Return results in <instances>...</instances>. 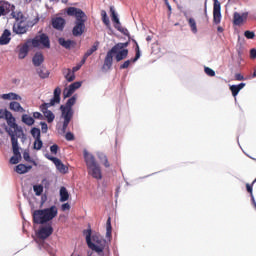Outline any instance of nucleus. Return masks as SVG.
I'll return each instance as SVG.
<instances>
[{
	"label": "nucleus",
	"mask_w": 256,
	"mask_h": 256,
	"mask_svg": "<svg viewBox=\"0 0 256 256\" xmlns=\"http://www.w3.org/2000/svg\"><path fill=\"white\" fill-rule=\"evenodd\" d=\"M59 215L57 206L52 205L48 208L38 209L32 213V220L34 225H41L36 232L37 239H40L42 243H38L39 249L47 247L45 240L49 239L53 235V220Z\"/></svg>",
	"instance_id": "1"
},
{
	"label": "nucleus",
	"mask_w": 256,
	"mask_h": 256,
	"mask_svg": "<svg viewBox=\"0 0 256 256\" xmlns=\"http://www.w3.org/2000/svg\"><path fill=\"white\" fill-rule=\"evenodd\" d=\"M5 121L7 124L3 123L2 129L6 131L11 139L13 153V156L10 157L9 163L10 165H17L21 159H23L21 156V147H19V137L21 136L17 135V133L13 131V128L17 127V120L15 119V116H13V113L10 112L7 114Z\"/></svg>",
	"instance_id": "2"
},
{
	"label": "nucleus",
	"mask_w": 256,
	"mask_h": 256,
	"mask_svg": "<svg viewBox=\"0 0 256 256\" xmlns=\"http://www.w3.org/2000/svg\"><path fill=\"white\" fill-rule=\"evenodd\" d=\"M86 245L97 253L99 256H105V247H107V240L101 236L99 232H93L91 224H88V228L83 230Z\"/></svg>",
	"instance_id": "3"
},
{
	"label": "nucleus",
	"mask_w": 256,
	"mask_h": 256,
	"mask_svg": "<svg viewBox=\"0 0 256 256\" xmlns=\"http://www.w3.org/2000/svg\"><path fill=\"white\" fill-rule=\"evenodd\" d=\"M66 13L69 17H75L74 27L72 29V35L74 37H81L85 33V23H87V14L77 7H68Z\"/></svg>",
	"instance_id": "4"
},
{
	"label": "nucleus",
	"mask_w": 256,
	"mask_h": 256,
	"mask_svg": "<svg viewBox=\"0 0 256 256\" xmlns=\"http://www.w3.org/2000/svg\"><path fill=\"white\" fill-rule=\"evenodd\" d=\"M129 56V50H122L121 48H117L116 46H113L108 52L106 53V56L104 58V64L102 65V69L105 70L111 69L113 67V57L116 61V63H121L124 59H127Z\"/></svg>",
	"instance_id": "5"
},
{
	"label": "nucleus",
	"mask_w": 256,
	"mask_h": 256,
	"mask_svg": "<svg viewBox=\"0 0 256 256\" xmlns=\"http://www.w3.org/2000/svg\"><path fill=\"white\" fill-rule=\"evenodd\" d=\"M83 155L86 167L91 174V177L97 180L103 179V174L101 173V166H99V163H97V160H95V156L89 153L87 149L83 150Z\"/></svg>",
	"instance_id": "6"
},
{
	"label": "nucleus",
	"mask_w": 256,
	"mask_h": 256,
	"mask_svg": "<svg viewBox=\"0 0 256 256\" xmlns=\"http://www.w3.org/2000/svg\"><path fill=\"white\" fill-rule=\"evenodd\" d=\"M49 185H51V183L47 178L42 179V184L33 185V191L36 197H41L40 209L47 203V193L43 194V191L44 189H49Z\"/></svg>",
	"instance_id": "7"
},
{
	"label": "nucleus",
	"mask_w": 256,
	"mask_h": 256,
	"mask_svg": "<svg viewBox=\"0 0 256 256\" xmlns=\"http://www.w3.org/2000/svg\"><path fill=\"white\" fill-rule=\"evenodd\" d=\"M30 42L34 49L41 47V45L44 49H51V39L47 33H40L32 39L30 38Z\"/></svg>",
	"instance_id": "8"
},
{
	"label": "nucleus",
	"mask_w": 256,
	"mask_h": 256,
	"mask_svg": "<svg viewBox=\"0 0 256 256\" xmlns=\"http://www.w3.org/2000/svg\"><path fill=\"white\" fill-rule=\"evenodd\" d=\"M77 103V95H73L70 97L66 103L63 105H60V111L61 113H65L68 115H75V111H73V105Z\"/></svg>",
	"instance_id": "9"
},
{
	"label": "nucleus",
	"mask_w": 256,
	"mask_h": 256,
	"mask_svg": "<svg viewBox=\"0 0 256 256\" xmlns=\"http://www.w3.org/2000/svg\"><path fill=\"white\" fill-rule=\"evenodd\" d=\"M31 47H33V44L30 39H27L26 42L19 49L18 59H25V57L29 55Z\"/></svg>",
	"instance_id": "10"
},
{
	"label": "nucleus",
	"mask_w": 256,
	"mask_h": 256,
	"mask_svg": "<svg viewBox=\"0 0 256 256\" xmlns=\"http://www.w3.org/2000/svg\"><path fill=\"white\" fill-rule=\"evenodd\" d=\"M13 9H15V5L9 3L8 1L0 0V17L9 15L10 11H13Z\"/></svg>",
	"instance_id": "11"
},
{
	"label": "nucleus",
	"mask_w": 256,
	"mask_h": 256,
	"mask_svg": "<svg viewBox=\"0 0 256 256\" xmlns=\"http://www.w3.org/2000/svg\"><path fill=\"white\" fill-rule=\"evenodd\" d=\"M12 31L16 35H25L29 31V24L23 25V20H20L17 24L13 25Z\"/></svg>",
	"instance_id": "12"
},
{
	"label": "nucleus",
	"mask_w": 256,
	"mask_h": 256,
	"mask_svg": "<svg viewBox=\"0 0 256 256\" xmlns=\"http://www.w3.org/2000/svg\"><path fill=\"white\" fill-rule=\"evenodd\" d=\"M58 43L61 47L67 49L68 51H71V49H75V47L77 46V42L75 40L65 39L64 37L58 38Z\"/></svg>",
	"instance_id": "13"
},
{
	"label": "nucleus",
	"mask_w": 256,
	"mask_h": 256,
	"mask_svg": "<svg viewBox=\"0 0 256 256\" xmlns=\"http://www.w3.org/2000/svg\"><path fill=\"white\" fill-rule=\"evenodd\" d=\"M66 20L63 17H54L52 18V27L56 31H63L65 29Z\"/></svg>",
	"instance_id": "14"
},
{
	"label": "nucleus",
	"mask_w": 256,
	"mask_h": 256,
	"mask_svg": "<svg viewBox=\"0 0 256 256\" xmlns=\"http://www.w3.org/2000/svg\"><path fill=\"white\" fill-rule=\"evenodd\" d=\"M81 64H77L76 66H74L72 69L68 68L67 69V74L64 76L66 81H68V83H73V81H75V73H77V71H79V69H81Z\"/></svg>",
	"instance_id": "15"
},
{
	"label": "nucleus",
	"mask_w": 256,
	"mask_h": 256,
	"mask_svg": "<svg viewBox=\"0 0 256 256\" xmlns=\"http://www.w3.org/2000/svg\"><path fill=\"white\" fill-rule=\"evenodd\" d=\"M45 62V56H43L42 52H36L32 57V64L34 67H41Z\"/></svg>",
	"instance_id": "16"
},
{
	"label": "nucleus",
	"mask_w": 256,
	"mask_h": 256,
	"mask_svg": "<svg viewBox=\"0 0 256 256\" xmlns=\"http://www.w3.org/2000/svg\"><path fill=\"white\" fill-rule=\"evenodd\" d=\"M33 169V166L20 163L15 166L14 171L18 173V175H25V173H29Z\"/></svg>",
	"instance_id": "17"
},
{
	"label": "nucleus",
	"mask_w": 256,
	"mask_h": 256,
	"mask_svg": "<svg viewBox=\"0 0 256 256\" xmlns=\"http://www.w3.org/2000/svg\"><path fill=\"white\" fill-rule=\"evenodd\" d=\"M61 117L64 119L63 124H62V133H66L67 128L69 127V124L71 123V119H73V114H65L61 112Z\"/></svg>",
	"instance_id": "18"
},
{
	"label": "nucleus",
	"mask_w": 256,
	"mask_h": 256,
	"mask_svg": "<svg viewBox=\"0 0 256 256\" xmlns=\"http://www.w3.org/2000/svg\"><path fill=\"white\" fill-rule=\"evenodd\" d=\"M1 99H4V101H22L23 98L15 92H9L2 94Z\"/></svg>",
	"instance_id": "19"
},
{
	"label": "nucleus",
	"mask_w": 256,
	"mask_h": 256,
	"mask_svg": "<svg viewBox=\"0 0 256 256\" xmlns=\"http://www.w3.org/2000/svg\"><path fill=\"white\" fill-rule=\"evenodd\" d=\"M11 43V30L5 29L0 36V45H9Z\"/></svg>",
	"instance_id": "20"
},
{
	"label": "nucleus",
	"mask_w": 256,
	"mask_h": 256,
	"mask_svg": "<svg viewBox=\"0 0 256 256\" xmlns=\"http://www.w3.org/2000/svg\"><path fill=\"white\" fill-rule=\"evenodd\" d=\"M222 18H223V15L221 14V8H219V6L216 5V7L213 8V23H214V25H219V23H221Z\"/></svg>",
	"instance_id": "21"
},
{
	"label": "nucleus",
	"mask_w": 256,
	"mask_h": 256,
	"mask_svg": "<svg viewBox=\"0 0 256 256\" xmlns=\"http://www.w3.org/2000/svg\"><path fill=\"white\" fill-rule=\"evenodd\" d=\"M36 73L40 79H49V75H51V72H49L45 66H38L36 68Z\"/></svg>",
	"instance_id": "22"
},
{
	"label": "nucleus",
	"mask_w": 256,
	"mask_h": 256,
	"mask_svg": "<svg viewBox=\"0 0 256 256\" xmlns=\"http://www.w3.org/2000/svg\"><path fill=\"white\" fill-rule=\"evenodd\" d=\"M54 165L56 167V169L59 171V173H63V175L69 173V167H67V165L63 164V161H61V159H56V161L54 162Z\"/></svg>",
	"instance_id": "23"
},
{
	"label": "nucleus",
	"mask_w": 256,
	"mask_h": 256,
	"mask_svg": "<svg viewBox=\"0 0 256 256\" xmlns=\"http://www.w3.org/2000/svg\"><path fill=\"white\" fill-rule=\"evenodd\" d=\"M9 109L10 111H14V113H25V108L21 106V103L17 101H11L9 103Z\"/></svg>",
	"instance_id": "24"
},
{
	"label": "nucleus",
	"mask_w": 256,
	"mask_h": 256,
	"mask_svg": "<svg viewBox=\"0 0 256 256\" xmlns=\"http://www.w3.org/2000/svg\"><path fill=\"white\" fill-rule=\"evenodd\" d=\"M60 195V203H65L66 201H69V191L65 186H62L59 190Z\"/></svg>",
	"instance_id": "25"
},
{
	"label": "nucleus",
	"mask_w": 256,
	"mask_h": 256,
	"mask_svg": "<svg viewBox=\"0 0 256 256\" xmlns=\"http://www.w3.org/2000/svg\"><path fill=\"white\" fill-rule=\"evenodd\" d=\"M21 121L22 123H24V125H27L28 127H33V125H35V118L28 114H23L21 117Z\"/></svg>",
	"instance_id": "26"
},
{
	"label": "nucleus",
	"mask_w": 256,
	"mask_h": 256,
	"mask_svg": "<svg viewBox=\"0 0 256 256\" xmlns=\"http://www.w3.org/2000/svg\"><path fill=\"white\" fill-rule=\"evenodd\" d=\"M96 155L99 161L103 163L104 167H106V169H108V167H111V164H109V159L107 158V155H105V153L97 152Z\"/></svg>",
	"instance_id": "27"
},
{
	"label": "nucleus",
	"mask_w": 256,
	"mask_h": 256,
	"mask_svg": "<svg viewBox=\"0 0 256 256\" xmlns=\"http://www.w3.org/2000/svg\"><path fill=\"white\" fill-rule=\"evenodd\" d=\"M23 159L27 163H32V165H34V167H37V161H35L34 159L31 158V154L29 153V149L24 150Z\"/></svg>",
	"instance_id": "28"
},
{
	"label": "nucleus",
	"mask_w": 256,
	"mask_h": 256,
	"mask_svg": "<svg viewBox=\"0 0 256 256\" xmlns=\"http://www.w3.org/2000/svg\"><path fill=\"white\" fill-rule=\"evenodd\" d=\"M102 22L107 27V29H111V21L109 20V16L107 15V11L101 10Z\"/></svg>",
	"instance_id": "29"
},
{
	"label": "nucleus",
	"mask_w": 256,
	"mask_h": 256,
	"mask_svg": "<svg viewBox=\"0 0 256 256\" xmlns=\"http://www.w3.org/2000/svg\"><path fill=\"white\" fill-rule=\"evenodd\" d=\"M44 117L47 119V123H53L55 121V114L51 110L42 111Z\"/></svg>",
	"instance_id": "30"
},
{
	"label": "nucleus",
	"mask_w": 256,
	"mask_h": 256,
	"mask_svg": "<svg viewBox=\"0 0 256 256\" xmlns=\"http://www.w3.org/2000/svg\"><path fill=\"white\" fill-rule=\"evenodd\" d=\"M30 134L32 135L34 141L37 139H41V128L32 127L30 129Z\"/></svg>",
	"instance_id": "31"
},
{
	"label": "nucleus",
	"mask_w": 256,
	"mask_h": 256,
	"mask_svg": "<svg viewBox=\"0 0 256 256\" xmlns=\"http://www.w3.org/2000/svg\"><path fill=\"white\" fill-rule=\"evenodd\" d=\"M110 17L112 23H119V14L115 11V6H110Z\"/></svg>",
	"instance_id": "32"
},
{
	"label": "nucleus",
	"mask_w": 256,
	"mask_h": 256,
	"mask_svg": "<svg viewBox=\"0 0 256 256\" xmlns=\"http://www.w3.org/2000/svg\"><path fill=\"white\" fill-rule=\"evenodd\" d=\"M135 56L131 59H128V61H130V65L131 63H137V61H139V59H141V48L139 46H137L135 48Z\"/></svg>",
	"instance_id": "33"
},
{
	"label": "nucleus",
	"mask_w": 256,
	"mask_h": 256,
	"mask_svg": "<svg viewBox=\"0 0 256 256\" xmlns=\"http://www.w3.org/2000/svg\"><path fill=\"white\" fill-rule=\"evenodd\" d=\"M97 49H99V41H96V42L92 45V47H91L90 49H88V50L84 53V55H85L86 57H91V54L95 53V51H97Z\"/></svg>",
	"instance_id": "34"
},
{
	"label": "nucleus",
	"mask_w": 256,
	"mask_h": 256,
	"mask_svg": "<svg viewBox=\"0 0 256 256\" xmlns=\"http://www.w3.org/2000/svg\"><path fill=\"white\" fill-rule=\"evenodd\" d=\"M113 233V226L111 225V217H108L106 221V237L111 238Z\"/></svg>",
	"instance_id": "35"
},
{
	"label": "nucleus",
	"mask_w": 256,
	"mask_h": 256,
	"mask_svg": "<svg viewBox=\"0 0 256 256\" xmlns=\"http://www.w3.org/2000/svg\"><path fill=\"white\" fill-rule=\"evenodd\" d=\"M243 17L241 16V14L239 12H234V16H233V25H241V23H243Z\"/></svg>",
	"instance_id": "36"
},
{
	"label": "nucleus",
	"mask_w": 256,
	"mask_h": 256,
	"mask_svg": "<svg viewBox=\"0 0 256 256\" xmlns=\"http://www.w3.org/2000/svg\"><path fill=\"white\" fill-rule=\"evenodd\" d=\"M229 89H230V91L232 93V96L234 97L235 101H237V96L239 95V92L241 90H239V88L237 87L236 84L230 85Z\"/></svg>",
	"instance_id": "37"
},
{
	"label": "nucleus",
	"mask_w": 256,
	"mask_h": 256,
	"mask_svg": "<svg viewBox=\"0 0 256 256\" xmlns=\"http://www.w3.org/2000/svg\"><path fill=\"white\" fill-rule=\"evenodd\" d=\"M33 149L35 151H41V149H43V140H41V138L34 140Z\"/></svg>",
	"instance_id": "38"
},
{
	"label": "nucleus",
	"mask_w": 256,
	"mask_h": 256,
	"mask_svg": "<svg viewBox=\"0 0 256 256\" xmlns=\"http://www.w3.org/2000/svg\"><path fill=\"white\" fill-rule=\"evenodd\" d=\"M188 24L191 27V31L194 34H197V22L195 21L194 18H189L188 19Z\"/></svg>",
	"instance_id": "39"
},
{
	"label": "nucleus",
	"mask_w": 256,
	"mask_h": 256,
	"mask_svg": "<svg viewBox=\"0 0 256 256\" xmlns=\"http://www.w3.org/2000/svg\"><path fill=\"white\" fill-rule=\"evenodd\" d=\"M131 43V41L126 42H118L117 44L114 45V47L118 48V49H122V50H128L127 48L129 47V44Z\"/></svg>",
	"instance_id": "40"
},
{
	"label": "nucleus",
	"mask_w": 256,
	"mask_h": 256,
	"mask_svg": "<svg viewBox=\"0 0 256 256\" xmlns=\"http://www.w3.org/2000/svg\"><path fill=\"white\" fill-rule=\"evenodd\" d=\"M82 85H83V82L76 81V82L70 84L68 87L75 93V91H77V89H81Z\"/></svg>",
	"instance_id": "41"
},
{
	"label": "nucleus",
	"mask_w": 256,
	"mask_h": 256,
	"mask_svg": "<svg viewBox=\"0 0 256 256\" xmlns=\"http://www.w3.org/2000/svg\"><path fill=\"white\" fill-rule=\"evenodd\" d=\"M75 92L70 89L69 87L68 88H65L64 91H63V97L64 99H69V97H71V95H73Z\"/></svg>",
	"instance_id": "42"
},
{
	"label": "nucleus",
	"mask_w": 256,
	"mask_h": 256,
	"mask_svg": "<svg viewBox=\"0 0 256 256\" xmlns=\"http://www.w3.org/2000/svg\"><path fill=\"white\" fill-rule=\"evenodd\" d=\"M119 33H122V35H125L128 37L129 41H131V34L129 33V30L127 28H124L123 26L121 28H118Z\"/></svg>",
	"instance_id": "43"
},
{
	"label": "nucleus",
	"mask_w": 256,
	"mask_h": 256,
	"mask_svg": "<svg viewBox=\"0 0 256 256\" xmlns=\"http://www.w3.org/2000/svg\"><path fill=\"white\" fill-rule=\"evenodd\" d=\"M12 129H14V133H21L22 139H25V133L23 132V127L19 126V124H16Z\"/></svg>",
	"instance_id": "44"
},
{
	"label": "nucleus",
	"mask_w": 256,
	"mask_h": 256,
	"mask_svg": "<svg viewBox=\"0 0 256 256\" xmlns=\"http://www.w3.org/2000/svg\"><path fill=\"white\" fill-rule=\"evenodd\" d=\"M49 107H53L51 105V102H44L40 105V111L43 112V111H49Z\"/></svg>",
	"instance_id": "45"
},
{
	"label": "nucleus",
	"mask_w": 256,
	"mask_h": 256,
	"mask_svg": "<svg viewBox=\"0 0 256 256\" xmlns=\"http://www.w3.org/2000/svg\"><path fill=\"white\" fill-rule=\"evenodd\" d=\"M11 111L7 110V108L3 109L1 108L0 109V119H6L7 118V115H10Z\"/></svg>",
	"instance_id": "46"
},
{
	"label": "nucleus",
	"mask_w": 256,
	"mask_h": 256,
	"mask_svg": "<svg viewBox=\"0 0 256 256\" xmlns=\"http://www.w3.org/2000/svg\"><path fill=\"white\" fill-rule=\"evenodd\" d=\"M204 73H206V75H208V77H215V70H213L210 67H204Z\"/></svg>",
	"instance_id": "47"
},
{
	"label": "nucleus",
	"mask_w": 256,
	"mask_h": 256,
	"mask_svg": "<svg viewBox=\"0 0 256 256\" xmlns=\"http://www.w3.org/2000/svg\"><path fill=\"white\" fill-rule=\"evenodd\" d=\"M244 37H246V39H255V32L251 30H246L244 32Z\"/></svg>",
	"instance_id": "48"
},
{
	"label": "nucleus",
	"mask_w": 256,
	"mask_h": 256,
	"mask_svg": "<svg viewBox=\"0 0 256 256\" xmlns=\"http://www.w3.org/2000/svg\"><path fill=\"white\" fill-rule=\"evenodd\" d=\"M65 139L66 141H75V134H73L71 131H68L66 132Z\"/></svg>",
	"instance_id": "49"
},
{
	"label": "nucleus",
	"mask_w": 256,
	"mask_h": 256,
	"mask_svg": "<svg viewBox=\"0 0 256 256\" xmlns=\"http://www.w3.org/2000/svg\"><path fill=\"white\" fill-rule=\"evenodd\" d=\"M50 152L52 153V155H57V153H59V145L53 144L52 146H50Z\"/></svg>",
	"instance_id": "50"
},
{
	"label": "nucleus",
	"mask_w": 256,
	"mask_h": 256,
	"mask_svg": "<svg viewBox=\"0 0 256 256\" xmlns=\"http://www.w3.org/2000/svg\"><path fill=\"white\" fill-rule=\"evenodd\" d=\"M50 103L53 107H55L56 105H58L59 103H61V98H57L55 96H53L51 99H50Z\"/></svg>",
	"instance_id": "51"
},
{
	"label": "nucleus",
	"mask_w": 256,
	"mask_h": 256,
	"mask_svg": "<svg viewBox=\"0 0 256 256\" xmlns=\"http://www.w3.org/2000/svg\"><path fill=\"white\" fill-rule=\"evenodd\" d=\"M40 126H41V132L42 133H47V131H49V126L47 125V122H40Z\"/></svg>",
	"instance_id": "52"
},
{
	"label": "nucleus",
	"mask_w": 256,
	"mask_h": 256,
	"mask_svg": "<svg viewBox=\"0 0 256 256\" xmlns=\"http://www.w3.org/2000/svg\"><path fill=\"white\" fill-rule=\"evenodd\" d=\"M53 97H57L58 99H61V88L56 87L53 92Z\"/></svg>",
	"instance_id": "53"
},
{
	"label": "nucleus",
	"mask_w": 256,
	"mask_h": 256,
	"mask_svg": "<svg viewBox=\"0 0 256 256\" xmlns=\"http://www.w3.org/2000/svg\"><path fill=\"white\" fill-rule=\"evenodd\" d=\"M129 65H131V61L126 60V61H124L123 64H121V65L119 66V69H121V70H123V69H129Z\"/></svg>",
	"instance_id": "54"
},
{
	"label": "nucleus",
	"mask_w": 256,
	"mask_h": 256,
	"mask_svg": "<svg viewBox=\"0 0 256 256\" xmlns=\"http://www.w3.org/2000/svg\"><path fill=\"white\" fill-rule=\"evenodd\" d=\"M253 185H255V183L253 182L252 184H249V183L246 184V191L250 193V196H253Z\"/></svg>",
	"instance_id": "55"
},
{
	"label": "nucleus",
	"mask_w": 256,
	"mask_h": 256,
	"mask_svg": "<svg viewBox=\"0 0 256 256\" xmlns=\"http://www.w3.org/2000/svg\"><path fill=\"white\" fill-rule=\"evenodd\" d=\"M71 209V204L69 202L63 203L61 205V211H69Z\"/></svg>",
	"instance_id": "56"
},
{
	"label": "nucleus",
	"mask_w": 256,
	"mask_h": 256,
	"mask_svg": "<svg viewBox=\"0 0 256 256\" xmlns=\"http://www.w3.org/2000/svg\"><path fill=\"white\" fill-rule=\"evenodd\" d=\"M33 119H40L42 121L45 118L43 117V114L41 112H34Z\"/></svg>",
	"instance_id": "57"
},
{
	"label": "nucleus",
	"mask_w": 256,
	"mask_h": 256,
	"mask_svg": "<svg viewBox=\"0 0 256 256\" xmlns=\"http://www.w3.org/2000/svg\"><path fill=\"white\" fill-rule=\"evenodd\" d=\"M39 16H37L36 18H34L32 21L28 22L29 27H34V25H37V23H39Z\"/></svg>",
	"instance_id": "58"
},
{
	"label": "nucleus",
	"mask_w": 256,
	"mask_h": 256,
	"mask_svg": "<svg viewBox=\"0 0 256 256\" xmlns=\"http://www.w3.org/2000/svg\"><path fill=\"white\" fill-rule=\"evenodd\" d=\"M46 159H48V161H52V163L57 161V157L51 156L49 153L45 154Z\"/></svg>",
	"instance_id": "59"
},
{
	"label": "nucleus",
	"mask_w": 256,
	"mask_h": 256,
	"mask_svg": "<svg viewBox=\"0 0 256 256\" xmlns=\"http://www.w3.org/2000/svg\"><path fill=\"white\" fill-rule=\"evenodd\" d=\"M236 81H245V76H243L241 73L235 74Z\"/></svg>",
	"instance_id": "60"
},
{
	"label": "nucleus",
	"mask_w": 256,
	"mask_h": 256,
	"mask_svg": "<svg viewBox=\"0 0 256 256\" xmlns=\"http://www.w3.org/2000/svg\"><path fill=\"white\" fill-rule=\"evenodd\" d=\"M238 53V65H241V62L243 61V52L241 50H237Z\"/></svg>",
	"instance_id": "61"
},
{
	"label": "nucleus",
	"mask_w": 256,
	"mask_h": 256,
	"mask_svg": "<svg viewBox=\"0 0 256 256\" xmlns=\"http://www.w3.org/2000/svg\"><path fill=\"white\" fill-rule=\"evenodd\" d=\"M250 59H256V48L250 49Z\"/></svg>",
	"instance_id": "62"
},
{
	"label": "nucleus",
	"mask_w": 256,
	"mask_h": 256,
	"mask_svg": "<svg viewBox=\"0 0 256 256\" xmlns=\"http://www.w3.org/2000/svg\"><path fill=\"white\" fill-rule=\"evenodd\" d=\"M114 24V28L117 29V31H119V28H122L123 26H121V20H118L117 22H113Z\"/></svg>",
	"instance_id": "63"
},
{
	"label": "nucleus",
	"mask_w": 256,
	"mask_h": 256,
	"mask_svg": "<svg viewBox=\"0 0 256 256\" xmlns=\"http://www.w3.org/2000/svg\"><path fill=\"white\" fill-rule=\"evenodd\" d=\"M240 15H241L243 21H247V17H249V12H244Z\"/></svg>",
	"instance_id": "64"
}]
</instances>
